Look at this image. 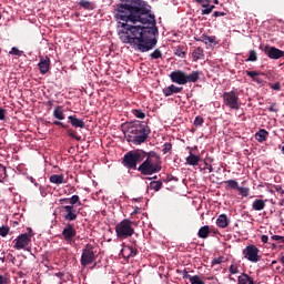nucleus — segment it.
<instances>
[{
	"mask_svg": "<svg viewBox=\"0 0 284 284\" xmlns=\"http://www.w3.org/2000/svg\"><path fill=\"white\" fill-rule=\"evenodd\" d=\"M262 243H268V236L267 235L262 236Z\"/></svg>",
	"mask_w": 284,
	"mask_h": 284,
	"instance_id": "55",
	"label": "nucleus"
},
{
	"mask_svg": "<svg viewBox=\"0 0 284 284\" xmlns=\"http://www.w3.org/2000/svg\"><path fill=\"white\" fill-rule=\"evenodd\" d=\"M210 229H212V232H211V233H214V234L217 233V230H215L213 226H210Z\"/></svg>",
	"mask_w": 284,
	"mask_h": 284,
	"instance_id": "58",
	"label": "nucleus"
},
{
	"mask_svg": "<svg viewBox=\"0 0 284 284\" xmlns=\"http://www.w3.org/2000/svg\"><path fill=\"white\" fill-rule=\"evenodd\" d=\"M270 87L275 91H281V83L276 82L274 84H270Z\"/></svg>",
	"mask_w": 284,
	"mask_h": 284,
	"instance_id": "48",
	"label": "nucleus"
},
{
	"mask_svg": "<svg viewBox=\"0 0 284 284\" xmlns=\"http://www.w3.org/2000/svg\"><path fill=\"white\" fill-rule=\"evenodd\" d=\"M150 187L155 192L160 191L163 187V183L161 181H152L150 183Z\"/></svg>",
	"mask_w": 284,
	"mask_h": 284,
	"instance_id": "31",
	"label": "nucleus"
},
{
	"mask_svg": "<svg viewBox=\"0 0 284 284\" xmlns=\"http://www.w3.org/2000/svg\"><path fill=\"white\" fill-rule=\"evenodd\" d=\"M57 276L60 278V276H63L62 273H57Z\"/></svg>",
	"mask_w": 284,
	"mask_h": 284,
	"instance_id": "60",
	"label": "nucleus"
},
{
	"mask_svg": "<svg viewBox=\"0 0 284 284\" xmlns=\"http://www.w3.org/2000/svg\"><path fill=\"white\" fill-rule=\"evenodd\" d=\"M53 116L58 120H64L65 114H64V111H63V106H61V105L55 106V109L53 111Z\"/></svg>",
	"mask_w": 284,
	"mask_h": 284,
	"instance_id": "22",
	"label": "nucleus"
},
{
	"mask_svg": "<svg viewBox=\"0 0 284 284\" xmlns=\"http://www.w3.org/2000/svg\"><path fill=\"white\" fill-rule=\"evenodd\" d=\"M152 179L156 180L158 176L155 175V176H153V178H148V180H152Z\"/></svg>",
	"mask_w": 284,
	"mask_h": 284,
	"instance_id": "61",
	"label": "nucleus"
},
{
	"mask_svg": "<svg viewBox=\"0 0 284 284\" xmlns=\"http://www.w3.org/2000/svg\"><path fill=\"white\" fill-rule=\"evenodd\" d=\"M68 135L77 141L81 140V136L77 134V132H74L72 129H69L67 131Z\"/></svg>",
	"mask_w": 284,
	"mask_h": 284,
	"instance_id": "36",
	"label": "nucleus"
},
{
	"mask_svg": "<svg viewBox=\"0 0 284 284\" xmlns=\"http://www.w3.org/2000/svg\"><path fill=\"white\" fill-rule=\"evenodd\" d=\"M60 204H68L70 203V205L74 206V204L80 203V197L78 195H72L70 199H61Z\"/></svg>",
	"mask_w": 284,
	"mask_h": 284,
	"instance_id": "20",
	"label": "nucleus"
},
{
	"mask_svg": "<svg viewBox=\"0 0 284 284\" xmlns=\"http://www.w3.org/2000/svg\"><path fill=\"white\" fill-rule=\"evenodd\" d=\"M223 103L225 106L237 111L242 104L239 98V92L234 90L230 92H225L223 94Z\"/></svg>",
	"mask_w": 284,
	"mask_h": 284,
	"instance_id": "6",
	"label": "nucleus"
},
{
	"mask_svg": "<svg viewBox=\"0 0 284 284\" xmlns=\"http://www.w3.org/2000/svg\"><path fill=\"white\" fill-rule=\"evenodd\" d=\"M50 182L54 184H62L63 181V175L62 174H53L50 176Z\"/></svg>",
	"mask_w": 284,
	"mask_h": 284,
	"instance_id": "28",
	"label": "nucleus"
},
{
	"mask_svg": "<svg viewBox=\"0 0 284 284\" xmlns=\"http://www.w3.org/2000/svg\"><path fill=\"white\" fill-rule=\"evenodd\" d=\"M180 273L182 274L183 278H186L187 281H191L192 275H190L186 270H183Z\"/></svg>",
	"mask_w": 284,
	"mask_h": 284,
	"instance_id": "45",
	"label": "nucleus"
},
{
	"mask_svg": "<svg viewBox=\"0 0 284 284\" xmlns=\"http://www.w3.org/2000/svg\"><path fill=\"white\" fill-rule=\"evenodd\" d=\"M162 52H161V50L160 49H156L154 52H152L151 54H150V57L153 59V60H158V59H160V58H162Z\"/></svg>",
	"mask_w": 284,
	"mask_h": 284,
	"instance_id": "38",
	"label": "nucleus"
},
{
	"mask_svg": "<svg viewBox=\"0 0 284 284\" xmlns=\"http://www.w3.org/2000/svg\"><path fill=\"white\" fill-rule=\"evenodd\" d=\"M77 235V230L74 225L71 223H67L63 231L62 236L65 243H71Z\"/></svg>",
	"mask_w": 284,
	"mask_h": 284,
	"instance_id": "11",
	"label": "nucleus"
},
{
	"mask_svg": "<svg viewBox=\"0 0 284 284\" xmlns=\"http://www.w3.org/2000/svg\"><path fill=\"white\" fill-rule=\"evenodd\" d=\"M10 227L8 225H2L0 227V236L6 237L9 234Z\"/></svg>",
	"mask_w": 284,
	"mask_h": 284,
	"instance_id": "35",
	"label": "nucleus"
},
{
	"mask_svg": "<svg viewBox=\"0 0 284 284\" xmlns=\"http://www.w3.org/2000/svg\"><path fill=\"white\" fill-rule=\"evenodd\" d=\"M227 186L226 189H232V190H239V183L235 180H229L224 182Z\"/></svg>",
	"mask_w": 284,
	"mask_h": 284,
	"instance_id": "32",
	"label": "nucleus"
},
{
	"mask_svg": "<svg viewBox=\"0 0 284 284\" xmlns=\"http://www.w3.org/2000/svg\"><path fill=\"white\" fill-rule=\"evenodd\" d=\"M68 120H69V123H71V125L75 129H78V128L84 129L85 128L84 121L77 118V115H69Z\"/></svg>",
	"mask_w": 284,
	"mask_h": 284,
	"instance_id": "14",
	"label": "nucleus"
},
{
	"mask_svg": "<svg viewBox=\"0 0 284 284\" xmlns=\"http://www.w3.org/2000/svg\"><path fill=\"white\" fill-rule=\"evenodd\" d=\"M281 262L284 264V255L281 257Z\"/></svg>",
	"mask_w": 284,
	"mask_h": 284,
	"instance_id": "63",
	"label": "nucleus"
},
{
	"mask_svg": "<svg viewBox=\"0 0 284 284\" xmlns=\"http://www.w3.org/2000/svg\"><path fill=\"white\" fill-rule=\"evenodd\" d=\"M223 256L216 257L212 261V265H221L223 263Z\"/></svg>",
	"mask_w": 284,
	"mask_h": 284,
	"instance_id": "46",
	"label": "nucleus"
},
{
	"mask_svg": "<svg viewBox=\"0 0 284 284\" xmlns=\"http://www.w3.org/2000/svg\"><path fill=\"white\" fill-rule=\"evenodd\" d=\"M204 123V119L202 116H196L194 120V125L195 126H202Z\"/></svg>",
	"mask_w": 284,
	"mask_h": 284,
	"instance_id": "41",
	"label": "nucleus"
},
{
	"mask_svg": "<svg viewBox=\"0 0 284 284\" xmlns=\"http://www.w3.org/2000/svg\"><path fill=\"white\" fill-rule=\"evenodd\" d=\"M268 136V132L264 129L260 130L256 134H255V139L258 141V142H264L266 141Z\"/></svg>",
	"mask_w": 284,
	"mask_h": 284,
	"instance_id": "25",
	"label": "nucleus"
},
{
	"mask_svg": "<svg viewBox=\"0 0 284 284\" xmlns=\"http://www.w3.org/2000/svg\"><path fill=\"white\" fill-rule=\"evenodd\" d=\"M245 73L252 78V80L258 84H261L263 81L258 78V75H265V73L257 72V71H245Z\"/></svg>",
	"mask_w": 284,
	"mask_h": 284,
	"instance_id": "19",
	"label": "nucleus"
},
{
	"mask_svg": "<svg viewBox=\"0 0 284 284\" xmlns=\"http://www.w3.org/2000/svg\"><path fill=\"white\" fill-rule=\"evenodd\" d=\"M151 6L143 0H125L118 4L115 19L123 30L119 33L123 43L130 44L135 50L144 53L155 48L158 43L155 16Z\"/></svg>",
	"mask_w": 284,
	"mask_h": 284,
	"instance_id": "1",
	"label": "nucleus"
},
{
	"mask_svg": "<svg viewBox=\"0 0 284 284\" xmlns=\"http://www.w3.org/2000/svg\"><path fill=\"white\" fill-rule=\"evenodd\" d=\"M200 41L204 42V43H211V44H217V41H216V37L213 36V37H209V36H205L203 34L201 38H200Z\"/></svg>",
	"mask_w": 284,
	"mask_h": 284,
	"instance_id": "27",
	"label": "nucleus"
},
{
	"mask_svg": "<svg viewBox=\"0 0 284 284\" xmlns=\"http://www.w3.org/2000/svg\"><path fill=\"white\" fill-rule=\"evenodd\" d=\"M251 283H254V280L246 273H243L237 277V284H251Z\"/></svg>",
	"mask_w": 284,
	"mask_h": 284,
	"instance_id": "18",
	"label": "nucleus"
},
{
	"mask_svg": "<svg viewBox=\"0 0 284 284\" xmlns=\"http://www.w3.org/2000/svg\"><path fill=\"white\" fill-rule=\"evenodd\" d=\"M274 105H275V103H274L271 108H268V111H271V112H277V110L274 109Z\"/></svg>",
	"mask_w": 284,
	"mask_h": 284,
	"instance_id": "57",
	"label": "nucleus"
},
{
	"mask_svg": "<svg viewBox=\"0 0 284 284\" xmlns=\"http://www.w3.org/2000/svg\"><path fill=\"white\" fill-rule=\"evenodd\" d=\"M202 72L200 71H193L191 74H186L184 71L178 70L173 71L170 74V79L172 82L178 83L180 85H184L189 82H197L200 80V75Z\"/></svg>",
	"mask_w": 284,
	"mask_h": 284,
	"instance_id": "4",
	"label": "nucleus"
},
{
	"mask_svg": "<svg viewBox=\"0 0 284 284\" xmlns=\"http://www.w3.org/2000/svg\"><path fill=\"white\" fill-rule=\"evenodd\" d=\"M27 236H29V240L31 241V237L34 235L31 227H28V233H23Z\"/></svg>",
	"mask_w": 284,
	"mask_h": 284,
	"instance_id": "53",
	"label": "nucleus"
},
{
	"mask_svg": "<svg viewBox=\"0 0 284 284\" xmlns=\"http://www.w3.org/2000/svg\"><path fill=\"white\" fill-rule=\"evenodd\" d=\"M116 236L121 240L128 239L134 234V229L132 227V222L124 219L115 226Z\"/></svg>",
	"mask_w": 284,
	"mask_h": 284,
	"instance_id": "5",
	"label": "nucleus"
},
{
	"mask_svg": "<svg viewBox=\"0 0 284 284\" xmlns=\"http://www.w3.org/2000/svg\"><path fill=\"white\" fill-rule=\"evenodd\" d=\"M172 151V144L171 143H165L163 145V153L166 154V153H170Z\"/></svg>",
	"mask_w": 284,
	"mask_h": 284,
	"instance_id": "42",
	"label": "nucleus"
},
{
	"mask_svg": "<svg viewBox=\"0 0 284 284\" xmlns=\"http://www.w3.org/2000/svg\"><path fill=\"white\" fill-rule=\"evenodd\" d=\"M192 57H193V61L195 62L199 60H204L205 58L204 50L201 47L194 49L192 52Z\"/></svg>",
	"mask_w": 284,
	"mask_h": 284,
	"instance_id": "17",
	"label": "nucleus"
},
{
	"mask_svg": "<svg viewBox=\"0 0 284 284\" xmlns=\"http://www.w3.org/2000/svg\"><path fill=\"white\" fill-rule=\"evenodd\" d=\"M6 119V110L0 108V121H3Z\"/></svg>",
	"mask_w": 284,
	"mask_h": 284,
	"instance_id": "51",
	"label": "nucleus"
},
{
	"mask_svg": "<svg viewBox=\"0 0 284 284\" xmlns=\"http://www.w3.org/2000/svg\"><path fill=\"white\" fill-rule=\"evenodd\" d=\"M174 54L178 55L179 58L184 59L186 57V52L184 51L183 45H179L174 49Z\"/></svg>",
	"mask_w": 284,
	"mask_h": 284,
	"instance_id": "29",
	"label": "nucleus"
},
{
	"mask_svg": "<svg viewBox=\"0 0 284 284\" xmlns=\"http://www.w3.org/2000/svg\"><path fill=\"white\" fill-rule=\"evenodd\" d=\"M190 283L191 284H205V282L203 281V277H201L200 275H194V276L190 277Z\"/></svg>",
	"mask_w": 284,
	"mask_h": 284,
	"instance_id": "33",
	"label": "nucleus"
},
{
	"mask_svg": "<svg viewBox=\"0 0 284 284\" xmlns=\"http://www.w3.org/2000/svg\"><path fill=\"white\" fill-rule=\"evenodd\" d=\"M122 164L130 170H138L142 175H152L162 170L161 156L154 151L145 152L141 149L128 152Z\"/></svg>",
	"mask_w": 284,
	"mask_h": 284,
	"instance_id": "2",
	"label": "nucleus"
},
{
	"mask_svg": "<svg viewBox=\"0 0 284 284\" xmlns=\"http://www.w3.org/2000/svg\"><path fill=\"white\" fill-rule=\"evenodd\" d=\"M52 124L58 125V126H61V128H63V129H68V128H69L68 124H63L62 122H60V121H58V120L53 121Z\"/></svg>",
	"mask_w": 284,
	"mask_h": 284,
	"instance_id": "47",
	"label": "nucleus"
},
{
	"mask_svg": "<svg viewBox=\"0 0 284 284\" xmlns=\"http://www.w3.org/2000/svg\"><path fill=\"white\" fill-rule=\"evenodd\" d=\"M94 246L92 244H87L84 248L82 250V255H81V266L87 267L88 265H92L94 261H97L95 256V251Z\"/></svg>",
	"mask_w": 284,
	"mask_h": 284,
	"instance_id": "7",
	"label": "nucleus"
},
{
	"mask_svg": "<svg viewBox=\"0 0 284 284\" xmlns=\"http://www.w3.org/2000/svg\"><path fill=\"white\" fill-rule=\"evenodd\" d=\"M261 50H263L266 55L271 59H274V60H277L281 58V53H282V50L275 48V47H270V45H266V47H260Z\"/></svg>",
	"mask_w": 284,
	"mask_h": 284,
	"instance_id": "12",
	"label": "nucleus"
},
{
	"mask_svg": "<svg viewBox=\"0 0 284 284\" xmlns=\"http://www.w3.org/2000/svg\"><path fill=\"white\" fill-rule=\"evenodd\" d=\"M209 169V171L210 172H212L213 171V168H212V165H210V168H207Z\"/></svg>",
	"mask_w": 284,
	"mask_h": 284,
	"instance_id": "62",
	"label": "nucleus"
},
{
	"mask_svg": "<svg viewBox=\"0 0 284 284\" xmlns=\"http://www.w3.org/2000/svg\"><path fill=\"white\" fill-rule=\"evenodd\" d=\"M183 91V88L182 87H175L174 84L163 89V94L165 97H171L173 94H176V93H180Z\"/></svg>",
	"mask_w": 284,
	"mask_h": 284,
	"instance_id": "15",
	"label": "nucleus"
},
{
	"mask_svg": "<svg viewBox=\"0 0 284 284\" xmlns=\"http://www.w3.org/2000/svg\"><path fill=\"white\" fill-rule=\"evenodd\" d=\"M237 191L240 192V194L242 196L247 197L250 195V189L248 187L239 186Z\"/></svg>",
	"mask_w": 284,
	"mask_h": 284,
	"instance_id": "37",
	"label": "nucleus"
},
{
	"mask_svg": "<svg viewBox=\"0 0 284 284\" xmlns=\"http://www.w3.org/2000/svg\"><path fill=\"white\" fill-rule=\"evenodd\" d=\"M265 206H266V201L261 199L255 200L252 205L253 210L255 211H262L265 209Z\"/></svg>",
	"mask_w": 284,
	"mask_h": 284,
	"instance_id": "23",
	"label": "nucleus"
},
{
	"mask_svg": "<svg viewBox=\"0 0 284 284\" xmlns=\"http://www.w3.org/2000/svg\"><path fill=\"white\" fill-rule=\"evenodd\" d=\"M50 59L48 57H40V62L38 64L40 73L45 74L50 70Z\"/></svg>",
	"mask_w": 284,
	"mask_h": 284,
	"instance_id": "13",
	"label": "nucleus"
},
{
	"mask_svg": "<svg viewBox=\"0 0 284 284\" xmlns=\"http://www.w3.org/2000/svg\"><path fill=\"white\" fill-rule=\"evenodd\" d=\"M200 160L201 158L199 155H195L192 152H190V156L186 158V163L195 166L199 164Z\"/></svg>",
	"mask_w": 284,
	"mask_h": 284,
	"instance_id": "24",
	"label": "nucleus"
},
{
	"mask_svg": "<svg viewBox=\"0 0 284 284\" xmlns=\"http://www.w3.org/2000/svg\"><path fill=\"white\" fill-rule=\"evenodd\" d=\"M243 256L251 263H258V261H261L260 250L253 244H250L246 246V248L243 250Z\"/></svg>",
	"mask_w": 284,
	"mask_h": 284,
	"instance_id": "8",
	"label": "nucleus"
},
{
	"mask_svg": "<svg viewBox=\"0 0 284 284\" xmlns=\"http://www.w3.org/2000/svg\"><path fill=\"white\" fill-rule=\"evenodd\" d=\"M124 252H130L128 254V258H133L134 256H136V254H139V251L133 246H126L122 250V254H124Z\"/></svg>",
	"mask_w": 284,
	"mask_h": 284,
	"instance_id": "26",
	"label": "nucleus"
},
{
	"mask_svg": "<svg viewBox=\"0 0 284 284\" xmlns=\"http://www.w3.org/2000/svg\"><path fill=\"white\" fill-rule=\"evenodd\" d=\"M224 16H226V13L225 12H220V11H215L214 14H213L214 18L224 17Z\"/></svg>",
	"mask_w": 284,
	"mask_h": 284,
	"instance_id": "52",
	"label": "nucleus"
},
{
	"mask_svg": "<svg viewBox=\"0 0 284 284\" xmlns=\"http://www.w3.org/2000/svg\"><path fill=\"white\" fill-rule=\"evenodd\" d=\"M10 283L9 278L0 274V284H8Z\"/></svg>",
	"mask_w": 284,
	"mask_h": 284,
	"instance_id": "49",
	"label": "nucleus"
},
{
	"mask_svg": "<svg viewBox=\"0 0 284 284\" xmlns=\"http://www.w3.org/2000/svg\"><path fill=\"white\" fill-rule=\"evenodd\" d=\"M282 57H284V51H282V53H281V58H282Z\"/></svg>",
	"mask_w": 284,
	"mask_h": 284,
	"instance_id": "64",
	"label": "nucleus"
},
{
	"mask_svg": "<svg viewBox=\"0 0 284 284\" xmlns=\"http://www.w3.org/2000/svg\"><path fill=\"white\" fill-rule=\"evenodd\" d=\"M22 53H23V52L20 51L19 49H17V48H12L11 51L9 52V54L18 55V57H21Z\"/></svg>",
	"mask_w": 284,
	"mask_h": 284,
	"instance_id": "43",
	"label": "nucleus"
},
{
	"mask_svg": "<svg viewBox=\"0 0 284 284\" xmlns=\"http://www.w3.org/2000/svg\"><path fill=\"white\" fill-rule=\"evenodd\" d=\"M209 8L213 11L215 9V6H209Z\"/></svg>",
	"mask_w": 284,
	"mask_h": 284,
	"instance_id": "59",
	"label": "nucleus"
},
{
	"mask_svg": "<svg viewBox=\"0 0 284 284\" xmlns=\"http://www.w3.org/2000/svg\"><path fill=\"white\" fill-rule=\"evenodd\" d=\"M128 131L130 133V141L135 145H141L144 143L151 133L150 126L140 121L131 123Z\"/></svg>",
	"mask_w": 284,
	"mask_h": 284,
	"instance_id": "3",
	"label": "nucleus"
},
{
	"mask_svg": "<svg viewBox=\"0 0 284 284\" xmlns=\"http://www.w3.org/2000/svg\"><path fill=\"white\" fill-rule=\"evenodd\" d=\"M132 113H133L138 119H144V118H145V113H143L142 110H140V109H134V110H132Z\"/></svg>",
	"mask_w": 284,
	"mask_h": 284,
	"instance_id": "39",
	"label": "nucleus"
},
{
	"mask_svg": "<svg viewBox=\"0 0 284 284\" xmlns=\"http://www.w3.org/2000/svg\"><path fill=\"white\" fill-rule=\"evenodd\" d=\"M230 272H231V274H239V267H237V265H235V264H232L231 266H230Z\"/></svg>",
	"mask_w": 284,
	"mask_h": 284,
	"instance_id": "44",
	"label": "nucleus"
},
{
	"mask_svg": "<svg viewBox=\"0 0 284 284\" xmlns=\"http://www.w3.org/2000/svg\"><path fill=\"white\" fill-rule=\"evenodd\" d=\"M79 6L82 7L83 9H85V10H93L94 9V4L91 3L90 1H87V0H81L79 2Z\"/></svg>",
	"mask_w": 284,
	"mask_h": 284,
	"instance_id": "30",
	"label": "nucleus"
},
{
	"mask_svg": "<svg viewBox=\"0 0 284 284\" xmlns=\"http://www.w3.org/2000/svg\"><path fill=\"white\" fill-rule=\"evenodd\" d=\"M213 230L211 229V226L209 225H204L202 226L200 230H199V233L197 235L201 237V239H207L210 233L212 232Z\"/></svg>",
	"mask_w": 284,
	"mask_h": 284,
	"instance_id": "21",
	"label": "nucleus"
},
{
	"mask_svg": "<svg viewBox=\"0 0 284 284\" xmlns=\"http://www.w3.org/2000/svg\"><path fill=\"white\" fill-rule=\"evenodd\" d=\"M60 214L67 222H73L78 219L79 212L72 205H62L60 207Z\"/></svg>",
	"mask_w": 284,
	"mask_h": 284,
	"instance_id": "9",
	"label": "nucleus"
},
{
	"mask_svg": "<svg viewBox=\"0 0 284 284\" xmlns=\"http://www.w3.org/2000/svg\"><path fill=\"white\" fill-rule=\"evenodd\" d=\"M209 2H210L209 0H205L201 4L205 9V8H207L210 6Z\"/></svg>",
	"mask_w": 284,
	"mask_h": 284,
	"instance_id": "56",
	"label": "nucleus"
},
{
	"mask_svg": "<svg viewBox=\"0 0 284 284\" xmlns=\"http://www.w3.org/2000/svg\"><path fill=\"white\" fill-rule=\"evenodd\" d=\"M247 62H255L257 61V53L255 50H251L250 51V57L248 59L246 60Z\"/></svg>",
	"mask_w": 284,
	"mask_h": 284,
	"instance_id": "34",
	"label": "nucleus"
},
{
	"mask_svg": "<svg viewBox=\"0 0 284 284\" xmlns=\"http://www.w3.org/2000/svg\"><path fill=\"white\" fill-rule=\"evenodd\" d=\"M272 240L273 241H281L282 243H284V236H281V235H273Z\"/></svg>",
	"mask_w": 284,
	"mask_h": 284,
	"instance_id": "50",
	"label": "nucleus"
},
{
	"mask_svg": "<svg viewBox=\"0 0 284 284\" xmlns=\"http://www.w3.org/2000/svg\"><path fill=\"white\" fill-rule=\"evenodd\" d=\"M6 178H7L6 166L0 164V182H2Z\"/></svg>",
	"mask_w": 284,
	"mask_h": 284,
	"instance_id": "40",
	"label": "nucleus"
},
{
	"mask_svg": "<svg viewBox=\"0 0 284 284\" xmlns=\"http://www.w3.org/2000/svg\"><path fill=\"white\" fill-rule=\"evenodd\" d=\"M216 224L221 229H225L230 224V220L227 219L226 214H221L219 219L216 220Z\"/></svg>",
	"mask_w": 284,
	"mask_h": 284,
	"instance_id": "16",
	"label": "nucleus"
},
{
	"mask_svg": "<svg viewBox=\"0 0 284 284\" xmlns=\"http://www.w3.org/2000/svg\"><path fill=\"white\" fill-rule=\"evenodd\" d=\"M30 243V237L23 233L12 241L13 248L18 251L26 250Z\"/></svg>",
	"mask_w": 284,
	"mask_h": 284,
	"instance_id": "10",
	"label": "nucleus"
},
{
	"mask_svg": "<svg viewBox=\"0 0 284 284\" xmlns=\"http://www.w3.org/2000/svg\"><path fill=\"white\" fill-rule=\"evenodd\" d=\"M211 12H212V10L210 9V6L207 8H205L204 10H202L203 16L210 14Z\"/></svg>",
	"mask_w": 284,
	"mask_h": 284,
	"instance_id": "54",
	"label": "nucleus"
}]
</instances>
